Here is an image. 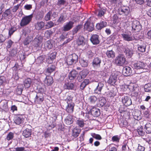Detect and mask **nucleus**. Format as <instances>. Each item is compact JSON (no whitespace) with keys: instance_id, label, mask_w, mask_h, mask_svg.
Wrapping results in <instances>:
<instances>
[{"instance_id":"864d4df0","label":"nucleus","mask_w":151,"mask_h":151,"mask_svg":"<svg viewBox=\"0 0 151 151\" xmlns=\"http://www.w3.org/2000/svg\"><path fill=\"white\" fill-rule=\"evenodd\" d=\"M91 135L93 138L97 140H101L102 139L101 136L99 134H96L94 133H91Z\"/></svg>"},{"instance_id":"b1692460","label":"nucleus","mask_w":151,"mask_h":151,"mask_svg":"<svg viewBox=\"0 0 151 151\" xmlns=\"http://www.w3.org/2000/svg\"><path fill=\"white\" fill-rule=\"evenodd\" d=\"M53 82V79L50 76H47L44 81V84L47 86L52 84Z\"/></svg>"},{"instance_id":"0eeeda50","label":"nucleus","mask_w":151,"mask_h":151,"mask_svg":"<svg viewBox=\"0 0 151 151\" xmlns=\"http://www.w3.org/2000/svg\"><path fill=\"white\" fill-rule=\"evenodd\" d=\"M121 36L124 40L128 42L132 41L135 39V37L132 35L131 33L122 34Z\"/></svg>"},{"instance_id":"bf43d9fd","label":"nucleus","mask_w":151,"mask_h":151,"mask_svg":"<svg viewBox=\"0 0 151 151\" xmlns=\"http://www.w3.org/2000/svg\"><path fill=\"white\" fill-rule=\"evenodd\" d=\"M54 25V23L52 21H50L47 22L45 25L46 28L49 29L53 27Z\"/></svg>"},{"instance_id":"37998d69","label":"nucleus","mask_w":151,"mask_h":151,"mask_svg":"<svg viewBox=\"0 0 151 151\" xmlns=\"http://www.w3.org/2000/svg\"><path fill=\"white\" fill-rule=\"evenodd\" d=\"M81 130L77 128H75L73 131V135L74 137H77L80 134Z\"/></svg>"},{"instance_id":"a18cd8bd","label":"nucleus","mask_w":151,"mask_h":151,"mask_svg":"<svg viewBox=\"0 0 151 151\" xmlns=\"http://www.w3.org/2000/svg\"><path fill=\"white\" fill-rule=\"evenodd\" d=\"M82 27V26L79 25L75 27L72 30L73 35H74Z\"/></svg>"},{"instance_id":"0e129e2a","label":"nucleus","mask_w":151,"mask_h":151,"mask_svg":"<svg viewBox=\"0 0 151 151\" xmlns=\"http://www.w3.org/2000/svg\"><path fill=\"white\" fill-rule=\"evenodd\" d=\"M116 94V92L113 90H111L110 92H109L108 94V96L109 97H113L115 96Z\"/></svg>"},{"instance_id":"c85d7f7f","label":"nucleus","mask_w":151,"mask_h":151,"mask_svg":"<svg viewBox=\"0 0 151 151\" xmlns=\"http://www.w3.org/2000/svg\"><path fill=\"white\" fill-rule=\"evenodd\" d=\"M124 52L128 58H131L133 54V51L131 49H130L127 47L125 48Z\"/></svg>"},{"instance_id":"13d9d810","label":"nucleus","mask_w":151,"mask_h":151,"mask_svg":"<svg viewBox=\"0 0 151 151\" xmlns=\"http://www.w3.org/2000/svg\"><path fill=\"white\" fill-rule=\"evenodd\" d=\"M44 58L42 56H40L38 57L36 60L35 62L37 64H40L43 62Z\"/></svg>"},{"instance_id":"5701e85b","label":"nucleus","mask_w":151,"mask_h":151,"mask_svg":"<svg viewBox=\"0 0 151 151\" xmlns=\"http://www.w3.org/2000/svg\"><path fill=\"white\" fill-rule=\"evenodd\" d=\"M42 39V37L40 35H37L32 41V43L35 46L37 47L38 45L39 44Z\"/></svg>"},{"instance_id":"f03ea898","label":"nucleus","mask_w":151,"mask_h":151,"mask_svg":"<svg viewBox=\"0 0 151 151\" xmlns=\"http://www.w3.org/2000/svg\"><path fill=\"white\" fill-rule=\"evenodd\" d=\"M135 69L139 70L140 73L147 72L148 70L147 66L143 63L139 61H137L134 64Z\"/></svg>"},{"instance_id":"58836bf2","label":"nucleus","mask_w":151,"mask_h":151,"mask_svg":"<svg viewBox=\"0 0 151 151\" xmlns=\"http://www.w3.org/2000/svg\"><path fill=\"white\" fill-rule=\"evenodd\" d=\"M106 54L109 58H113L115 56V53L112 50H107L106 52Z\"/></svg>"},{"instance_id":"2f4dec72","label":"nucleus","mask_w":151,"mask_h":151,"mask_svg":"<svg viewBox=\"0 0 151 151\" xmlns=\"http://www.w3.org/2000/svg\"><path fill=\"white\" fill-rule=\"evenodd\" d=\"M91 83V82H90L89 79H85L84 81L81 83L80 86V89L81 90H83L87 85Z\"/></svg>"},{"instance_id":"9b49d317","label":"nucleus","mask_w":151,"mask_h":151,"mask_svg":"<svg viewBox=\"0 0 151 151\" xmlns=\"http://www.w3.org/2000/svg\"><path fill=\"white\" fill-rule=\"evenodd\" d=\"M128 88L134 94V96H137L139 92V88L136 84H132L128 87Z\"/></svg>"},{"instance_id":"ea45409f","label":"nucleus","mask_w":151,"mask_h":151,"mask_svg":"<svg viewBox=\"0 0 151 151\" xmlns=\"http://www.w3.org/2000/svg\"><path fill=\"white\" fill-rule=\"evenodd\" d=\"M24 85L25 88H29L31 83V80L30 78H27L25 79L24 82Z\"/></svg>"},{"instance_id":"bb28decb","label":"nucleus","mask_w":151,"mask_h":151,"mask_svg":"<svg viewBox=\"0 0 151 151\" xmlns=\"http://www.w3.org/2000/svg\"><path fill=\"white\" fill-rule=\"evenodd\" d=\"M98 100V98L93 95L90 96L88 99V102L91 104H94Z\"/></svg>"},{"instance_id":"7ed1b4c3","label":"nucleus","mask_w":151,"mask_h":151,"mask_svg":"<svg viewBox=\"0 0 151 151\" xmlns=\"http://www.w3.org/2000/svg\"><path fill=\"white\" fill-rule=\"evenodd\" d=\"M78 58V56L77 55L73 53L67 57L66 62L68 65H71L77 61Z\"/></svg>"},{"instance_id":"473e14b6","label":"nucleus","mask_w":151,"mask_h":151,"mask_svg":"<svg viewBox=\"0 0 151 151\" xmlns=\"http://www.w3.org/2000/svg\"><path fill=\"white\" fill-rule=\"evenodd\" d=\"M79 62L81 66L84 67H87L88 64V61L84 58L80 59Z\"/></svg>"},{"instance_id":"a878e982","label":"nucleus","mask_w":151,"mask_h":151,"mask_svg":"<svg viewBox=\"0 0 151 151\" xmlns=\"http://www.w3.org/2000/svg\"><path fill=\"white\" fill-rule=\"evenodd\" d=\"M68 104V105L66 108V111L68 113H72L74 110V103H71V104Z\"/></svg>"},{"instance_id":"ddd939ff","label":"nucleus","mask_w":151,"mask_h":151,"mask_svg":"<svg viewBox=\"0 0 151 151\" xmlns=\"http://www.w3.org/2000/svg\"><path fill=\"white\" fill-rule=\"evenodd\" d=\"M74 24V22L72 21L66 22L63 26L62 30L65 32L70 30L73 27Z\"/></svg>"},{"instance_id":"4468645a","label":"nucleus","mask_w":151,"mask_h":151,"mask_svg":"<svg viewBox=\"0 0 151 151\" xmlns=\"http://www.w3.org/2000/svg\"><path fill=\"white\" fill-rule=\"evenodd\" d=\"M44 100L42 94L37 93L35 98V104H41Z\"/></svg>"},{"instance_id":"423d86ee","label":"nucleus","mask_w":151,"mask_h":151,"mask_svg":"<svg viewBox=\"0 0 151 151\" xmlns=\"http://www.w3.org/2000/svg\"><path fill=\"white\" fill-rule=\"evenodd\" d=\"M132 30L135 32H139L142 28L139 22L135 19H133L132 22Z\"/></svg>"},{"instance_id":"de8ad7c7","label":"nucleus","mask_w":151,"mask_h":151,"mask_svg":"<svg viewBox=\"0 0 151 151\" xmlns=\"http://www.w3.org/2000/svg\"><path fill=\"white\" fill-rule=\"evenodd\" d=\"M64 87L65 89L72 90L74 88V84L72 83H67L65 84Z\"/></svg>"},{"instance_id":"a211bd4d","label":"nucleus","mask_w":151,"mask_h":151,"mask_svg":"<svg viewBox=\"0 0 151 151\" xmlns=\"http://www.w3.org/2000/svg\"><path fill=\"white\" fill-rule=\"evenodd\" d=\"M90 112L91 114L94 117H97L100 114L99 109L96 107H93L91 109Z\"/></svg>"},{"instance_id":"09e8293b","label":"nucleus","mask_w":151,"mask_h":151,"mask_svg":"<svg viewBox=\"0 0 151 151\" xmlns=\"http://www.w3.org/2000/svg\"><path fill=\"white\" fill-rule=\"evenodd\" d=\"M84 38L82 36H79L77 42L78 45H83L84 44Z\"/></svg>"},{"instance_id":"20e7f679","label":"nucleus","mask_w":151,"mask_h":151,"mask_svg":"<svg viewBox=\"0 0 151 151\" xmlns=\"http://www.w3.org/2000/svg\"><path fill=\"white\" fill-rule=\"evenodd\" d=\"M126 61V59L124 55L119 54L115 60V64L117 65L123 66L124 65Z\"/></svg>"},{"instance_id":"cd10ccee","label":"nucleus","mask_w":151,"mask_h":151,"mask_svg":"<svg viewBox=\"0 0 151 151\" xmlns=\"http://www.w3.org/2000/svg\"><path fill=\"white\" fill-rule=\"evenodd\" d=\"M103 86V83L101 82L99 83L97 86L94 90V93H100Z\"/></svg>"},{"instance_id":"aec40b11","label":"nucleus","mask_w":151,"mask_h":151,"mask_svg":"<svg viewBox=\"0 0 151 151\" xmlns=\"http://www.w3.org/2000/svg\"><path fill=\"white\" fill-rule=\"evenodd\" d=\"M24 119L21 115H18L16 116L14 119V123L17 124L19 125L23 123Z\"/></svg>"},{"instance_id":"393cba45","label":"nucleus","mask_w":151,"mask_h":151,"mask_svg":"<svg viewBox=\"0 0 151 151\" xmlns=\"http://www.w3.org/2000/svg\"><path fill=\"white\" fill-rule=\"evenodd\" d=\"M35 26L36 30H40L44 27L45 23L43 21L38 22L35 24Z\"/></svg>"},{"instance_id":"603ef678","label":"nucleus","mask_w":151,"mask_h":151,"mask_svg":"<svg viewBox=\"0 0 151 151\" xmlns=\"http://www.w3.org/2000/svg\"><path fill=\"white\" fill-rule=\"evenodd\" d=\"M145 90L146 92H150L151 91V83L146 84L144 86Z\"/></svg>"},{"instance_id":"f8f14e48","label":"nucleus","mask_w":151,"mask_h":151,"mask_svg":"<svg viewBox=\"0 0 151 151\" xmlns=\"http://www.w3.org/2000/svg\"><path fill=\"white\" fill-rule=\"evenodd\" d=\"M88 70H83L81 71L77 78V79L79 82H81L87 76L88 73Z\"/></svg>"},{"instance_id":"79ce46f5","label":"nucleus","mask_w":151,"mask_h":151,"mask_svg":"<svg viewBox=\"0 0 151 151\" xmlns=\"http://www.w3.org/2000/svg\"><path fill=\"white\" fill-rule=\"evenodd\" d=\"M145 128L147 133H151V124L149 123H147L145 125Z\"/></svg>"},{"instance_id":"6e6552de","label":"nucleus","mask_w":151,"mask_h":151,"mask_svg":"<svg viewBox=\"0 0 151 151\" xmlns=\"http://www.w3.org/2000/svg\"><path fill=\"white\" fill-rule=\"evenodd\" d=\"M93 23L91 22L90 20L88 19L84 25V29L85 31L91 32L94 29Z\"/></svg>"},{"instance_id":"72a5a7b5","label":"nucleus","mask_w":151,"mask_h":151,"mask_svg":"<svg viewBox=\"0 0 151 151\" xmlns=\"http://www.w3.org/2000/svg\"><path fill=\"white\" fill-rule=\"evenodd\" d=\"M52 44L50 40L46 41L44 43V47L46 50H49L52 48Z\"/></svg>"},{"instance_id":"39448f33","label":"nucleus","mask_w":151,"mask_h":151,"mask_svg":"<svg viewBox=\"0 0 151 151\" xmlns=\"http://www.w3.org/2000/svg\"><path fill=\"white\" fill-rule=\"evenodd\" d=\"M33 16L32 14L28 16H26L23 17L20 23L21 27H24L32 21Z\"/></svg>"},{"instance_id":"3c124183","label":"nucleus","mask_w":151,"mask_h":151,"mask_svg":"<svg viewBox=\"0 0 151 151\" xmlns=\"http://www.w3.org/2000/svg\"><path fill=\"white\" fill-rule=\"evenodd\" d=\"M140 112L139 111L135 112L133 115L134 118L137 120H140L141 118V116L140 115Z\"/></svg>"},{"instance_id":"e433bc0d","label":"nucleus","mask_w":151,"mask_h":151,"mask_svg":"<svg viewBox=\"0 0 151 151\" xmlns=\"http://www.w3.org/2000/svg\"><path fill=\"white\" fill-rule=\"evenodd\" d=\"M23 86L22 85H19L17 87L16 90V93L18 95H20L23 91Z\"/></svg>"},{"instance_id":"c756f323","label":"nucleus","mask_w":151,"mask_h":151,"mask_svg":"<svg viewBox=\"0 0 151 151\" xmlns=\"http://www.w3.org/2000/svg\"><path fill=\"white\" fill-rule=\"evenodd\" d=\"M55 57L56 54L55 53L53 52L49 54L48 58L47 59V61L49 63H52Z\"/></svg>"},{"instance_id":"338daca9","label":"nucleus","mask_w":151,"mask_h":151,"mask_svg":"<svg viewBox=\"0 0 151 151\" xmlns=\"http://www.w3.org/2000/svg\"><path fill=\"white\" fill-rule=\"evenodd\" d=\"M7 45L6 46V48L7 49L11 47L13 44L14 42L12 40H10L7 41Z\"/></svg>"},{"instance_id":"4d7b16f0","label":"nucleus","mask_w":151,"mask_h":151,"mask_svg":"<svg viewBox=\"0 0 151 151\" xmlns=\"http://www.w3.org/2000/svg\"><path fill=\"white\" fill-rule=\"evenodd\" d=\"M108 147V151H117V149L113 144L110 145Z\"/></svg>"},{"instance_id":"9d476101","label":"nucleus","mask_w":151,"mask_h":151,"mask_svg":"<svg viewBox=\"0 0 151 151\" xmlns=\"http://www.w3.org/2000/svg\"><path fill=\"white\" fill-rule=\"evenodd\" d=\"M101 62V59L99 57H96L93 60L92 62V66L95 68L96 69L100 67Z\"/></svg>"},{"instance_id":"49530a36","label":"nucleus","mask_w":151,"mask_h":151,"mask_svg":"<svg viewBox=\"0 0 151 151\" xmlns=\"http://www.w3.org/2000/svg\"><path fill=\"white\" fill-rule=\"evenodd\" d=\"M55 67L54 65H49L48 66L47 68V72L50 73L55 71Z\"/></svg>"},{"instance_id":"e2e57ef3","label":"nucleus","mask_w":151,"mask_h":151,"mask_svg":"<svg viewBox=\"0 0 151 151\" xmlns=\"http://www.w3.org/2000/svg\"><path fill=\"white\" fill-rule=\"evenodd\" d=\"M106 12V10L104 9H100L99 11L98 16L99 17H101L103 16Z\"/></svg>"},{"instance_id":"f257e3e1","label":"nucleus","mask_w":151,"mask_h":151,"mask_svg":"<svg viewBox=\"0 0 151 151\" xmlns=\"http://www.w3.org/2000/svg\"><path fill=\"white\" fill-rule=\"evenodd\" d=\"M121 75V73L119 71L113 72L108 81V83L113 86L116 85L117 79H119Z\"/></svg>"},{"instance_id":"680f3d73","label":"nucleus","mask_w":151,"mask_h":151,"mask_svg":"<svg viewBox=\"0 0 151 151\" xmlns=\"http://www.w3.org/2000/svg\"><path fill=\"white\" fill-rule=\"evenodd\" d=\"M120 138L118 135L113 136L111 138V140L114 142H119Z\"/></svg>"},{"instance_id":"6ab92c4d","label":"nucleus","mask_w":151,"mask_h":151,"mask_svg":"<svg viewBox=\"0 0 151 151\" xmlns=\"http://www.w3.org/2000/svg\"><path fill=\"white\" fill-rule=\"evenodd\" d=\"M122 101L123 104L125 106H128L132 104L131 99L127 96L123 97Z\"/></svg>"},{"instance_id":"7c9ffc66","label":"nucleus","mask_w":151,"mask_h":151,"mask_svg":"<svg viewBox=\"0 0 151 151\" xmlns=\"http://www.w3.org/2000/svg\"><path fill=\"white\" fill-rule=\"evenodd\" d=\"M77 74L78 73L76 70H72L69 74V79L70 80L74 79L76 77Z\"/></svg>"},{"instance_id":"f704fd0d","label":"nucleus","mask_w":151,"mask_h":151,"mask_svg":"<svg viewBox=\"0 0 151 151\" xmlns=\"http://www.w3.org/2000/svg\"><path fill=\"white\" fill-rule=\"evenodd\" d=\"M73 121V116L71 115L68 116L65 119V123L68 125L72 124Z\"/></svg>"},{"instance_id":"c03bdc74","label":"nucleus","mask_w":151,"mask_h":151,"mask_svg":"<svg viewBox=\"0 0 151 151\" xmlns=\"http://www.w3.org/2000/svg\"><path fill=\"white\" fill-rule=\"evenodd\" d=\"M137 132L139 135L142 136H144L145 134L143 130V127L142 126H141L137 129Z\"/></svg>"},{"instance_id":"5fc2aeb1","label":"nucleus","mask_w":151,"mask_h":151,"mask_svg":"<svg viewBox=\"0 0 151 151\" xmlns=\"http://www.w3.org/2000/svg\"><path fill=\"white\" fill-rule=\"evenodd\" d=\"M14 137V134L12 132H10L7 135L6 139L8 141H9L13 139Z\"/></svg>"},{"instance_id":"f3484780","label":"nucleus","mask_w":151,"mask_h":151,"mask_svg":"<svg viewBox=\"0 0 151 151\" xmlns=\"http://www.w3.org/2000/svg\"><path fill=\"white\" fill-rule=\"evenodd\" d=\"M107 26V23L104 21H101L99 23H97L96 25V29L98 30H100L102 28Z\"/></svg>"},{"instance_id":"2eb2a0df","label":"nucleus","mask_w":151,"mask_h":151,"mask_svg":"<svg viewBox=\"0 0 151 151\" xmlns=\"http://www.w3.org/2000/svg\"><path fill=\"white\" fill-rule=\"evenodd\" d=\"M132 73L131 68L127 66L123 68L122 70V74L124 76H127L131 75Z\"/></svg>"},{"instance_id":"6e6d98bb","label":"nucleus","mask_w":151,"mask_h":151,"mask_svg":"<svg viewBox=\"0 0 151 151\" xmlns=\"http://www.w3.org/2000/svg\"><path fill=\"white\" fill-rule=\"evenodd\" d=\"M73 96L71 95H69L67 96V98L65 99V101L67 104L73 103Z\"/></svg>"},{"instance_id":"8fccbe9b","label":"nucleus","mask_w":151,"mask_h":151,"mask_svg":"<svg viewBox=\"0 0 151 151\" xmlns=\"http://www.w3.org/2000/svg\"><path fill=\"white\" fill-rule=\"evenodd\" d=\"M76 123V124L81 127H83L85 124L83 119H80L77 120Z\"/></svg>"},{"instance_id":"412c9836","label":"nucleus","mask_w":151,"mask_h":151,"mask_svg":"<svg viewBox=\"0 0 151 151\" xmlns=\"http://www.w3.org/2000/svg\"><path fill=\"white\" fill-rule=\"evenodd\" d=\"M98 100V103L97 104V105L99 107H101L103 106L106 102V99L102 96L99 97Z\"/></svg>"},{"instance_id":"774afa93","label":"nucleus","mask_w":151,"mask_h":151,"mask_svg":"<svg viewBox=\"0 0 151 151\" xmlns=\"http://www.w3.org/2000/svg\"><path fill=\"white\" fill-rule=\"evenodd\" d=\"M122 149L123 151H128L129 147L127 144L124 143L122 145Z\"/></svg>"},{"instance_id":"a19ab883","label":"nucleus","mask_w":151,"mask_h":151,"mask_svg":"<svg viewBox=\"0 0 151 151\" xmlns=\"http://www.w3.org/2000/svg\"><path fill=\"white\" fill-rule=\"evenodd\" d=\"M11 12L9 9H7L4 13L2 15V18L0 20H2L3 18L4 19H6V17L11 14Z\"/></svg>"},{"instance_id":"dca6fc26","label":"nucleus","mask_w":151,"mask_h":151,"mask_svg":"<svg viewBox=\"0 0 151 151\" xmlns=\"http://www.w3.org/2000/svg\"><path fill=\"white\" fill-rule=\"evenodd\" d=\"M90 40L93 45H97L100 42L99 36L96 34L93 35L91 37Z\"/></svg>"},{"instance_id":"69168bd1","label":"nucleus","mask_w":151,"mask_h":151,"mask_svg":"<svg viewBox=\"0 0 151 151\" xmlns=\"http://www.w3.org/2000/svg\"><path fill=\"white\" fill-rule=\"evenodd\" d=\"M31 39L29 37L26 38L24 42V44L25 45H28L29 42L31 41Z\"/></svg>"},{"instance_id":"4be33fe9","label":"nucleus","mask_w":151,"mask_h":151,"mask_svg":"<svg viewBox=\"0 0 151 151\" xmlns=\"http://www.w3.org/2000/svg\"><path fill=\"white\" fill-rule=\"evenodd\" d=\"M147 43L143 42L138 45V50L141 52H144L145 51Z\"/></svg>"},{"instance_id":"4c0bfd02","label":"nucleus","mask_w":151,"mask_h":151,"mask_svg":"<svg viewBox=\"0 0 151 151\" xmlns=\"http://www.w3.org/2000/svg\"><path fill=\"white\" fill-rule=\"evenodd\" d=\"M54 14H52V12L51 11H49L45 14L44 19L46 21H48L50 20L51 17Z\"/></svg>"},{"instance_id":"c9c22d12","label":"nucleus","mask_w":151,"mask_h":151,"mask_svg":"<svg viewBox=\"0 0 151 151\" xmlns=\"http://www.w3.org/2000/svg\"><path fill=\"white\" fill-rule=\"evenodd\" d=\"M31 130L28 128L26 129L23 132V134L26 138L29 137L31 135Z\"/></svg>"},{"instance_id":"1a4fd4ad","label":"nucleus","mask_w":151,"mask_h":151,"mask_svg":"<svg viewBox=\"0 0 151 151\" xmlns=\"http://www.w3.org/2000/svg\"><path fill=\"white\" fill-rule=\"evenodd\" d=\"M129 8L127 6H122L119 9L118 13L120 15H128L130 12Z\"/></svg>"},{"instance_id":"052dcab7","label":"nucleus","mask_w":151,"mask_h":151,"mask_svg":"<svg viewBox=\"0 0 151 151\" xmlns=\"http://www.w3.org/2000/svg\"><path fill=\"white\" fill-rule=\"evenodd\" d=\"M1 109L4 111H6L8 110V106L7 103H1Z\"/></svg>"}]
</instances>
